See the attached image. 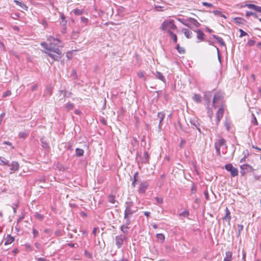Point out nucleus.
Instances as JSON below:
<instances>
[{
  "mask_svg": "<svg viewBox=\"0 0 261 261\" xmlns=\"http://www.w3.org/2000/svg\"><path fill=\"white\" fill-rule=\"evenodd\" d=\"M41 45L47 50L44 53L53 59V61L50 62L51 64L54 61H58L62 58V51L59 48L53 47L51 46H49L45 42H42Z\"/></svg>",
  "mask_w": 261,
  "mask_h": 261,
  "instance_id": "nucleus-1",
  "label": "nucleus"
},
{
  "mask_svg": "<svg viewBox=\"0 0 261 261\" xmlns=\"http://www.w3.org/2000/svg\"><path fill=\"white\" fill-rule=\"evenodd\" d=\"M215 147L216 150L217 154L218 156H221L220 148L222 147V149H225L224 151H222L223 154H225L226 152L227 146L226 144V141L223 138H220L218 139L215 143Z\"/></svg>",
  "mask_w": 261,
  "mask_h": 261,
  "instance_id": "nucleus-2",
  "label": "nucleus"
},
{
  "mask_svg": "<svg viewBox=\"0 0 261 261\" xmlns=\"http://www.w3.org/2000/svg\"><path fill=\"white\" fill-rule=\"evenodd\" d=\"M176 26L174 24V21L172 19L166 20L163 22L161 24V29L164 31H167L169 33V31L174 30L176 29Z\"/></svg>",
  "mask_w": 261,
  "mask_h": 261,
  "instance_id": "nucleus-3",
  "label": "nucleus"
},
{
  "mask_svg": "<svg viewBox=\"0 0 261 261\" xmlns=\"http://www.w3.org/2000/svg\"><path fill=\"white\" fill-rule=\"evenodd\" d=\"M125 209L124 211V217H131L136 213L137 210H133V202L132 201H126L125 202Z\"/></svg>",
  "mask_w": 261,
  "mask_h": 261,
  "instance_id": "nucleus-4",
  "label": "nucleus"
},
{
  "mask_svg": "<svg viewBox=\"0 0 261 261\" xmlns=\"http://www.w3.org/2000/svg\"><path fill=\"white\" fill-rule=\"evenodd\" d=\"M223 100V95L221 92H216L213 99V106L215 108L218 105L221 104Z\"/></svg>",
  "mask_w": 261,
  "mask_h": 261,
  "instance_id": "nucleus-5",
  "label": "nucleus"
},
{
  "mask_svg": "<svg viewBox=\"0 0 261 261\" xmlns=\"http://www.w3.org/2000/svg\"><path fill=\"white\" fill-rule=\"evenodd\" d=\"M200 24L197 21V20L194 18L189 17L188 18V22L187 27L195 31V29L199 27Z\"/></svg>",
  "mask_w": 261,
  "mask_h": 261,
  "instance_id": "nucleus-6",
  "label": "nucleus"
},
{
  "mask_svg": "<svg viewBox=\"0 0 261 261\" xmlns=\"http://www.w3.org/2000/svg\"><path fill=\"white\" fill-rule=\"evenodd\" d=\"M240 169V173L242 176H244L248 173L253 172L254 170L251 166L247 164L241 165Z\"/></svg>",
  "mask_w": 261,
  "mask_h": 261,
  "instance_id": "nucleus-7",
  "label": "nucleus"
},
{
  "mask_svg": "<svg viewBox=\"0 0 261 261\" xmlns=\"http://www.w3.org/2000/svg\"><path fill=\"white\" fill-rule=\"evenodd\" d=\"M225 169L230 172L231 176L235 177L238 175V170L237 168L234 167L230 163L227 164L225 165Z\"/></svg>",
  "mask_w": 261,
  "mask_h": 261,
  "instance_id": "nucleus-8",
  "label": "nucleus"
},
{
  "mask_svg": "<svg viewBox=\"0 0 261 261\" xmlns=\"http://www.w3.org/2000/svg\"><path fill=\"white\" fill-rule=\"evenodd\" d=\"M126 239L125 236H122V235L117 236L115 237L116 245L118 248H120L123 245L124 240Z\"/></svg>",
  "mask_w": 261,
  "mask_h": 261,
  "instance_id": "nucleus-9",
  "label": "nucleus"
},
{
  "mask_svg": "<svg viewBox=\"0 0 261 261\" xmlns=\"http://www.w3.org/2000/svg\"><path fill=\"white\" fill-rule=\"evenodd\" d=\"M224 112V109L223 106H221L218 110L216 113V124L218 125L221 119L223 116Z\"/></svg>",
  "mask_w": 261,
  "mask_h": 261,
  "instance_id": "nucleus-10",
  "label": "nucleus"
},
{
  "mask_svg": "<svg viewBox=\"0 0 261 261\" xmlns=\"http://www.w3.org/2000/svg\"><path fill=\"white\" fill-rule=\"evenodd\" d=\"M59 94H60V97H61L59 100L64 99L66 97H70L72 94L71 92H68L65 90H60Z\"/></svg>",
  "mask_w": 261,
  "mask_h": 261,
  "instance_id": "nucleus-11",
  "label": "nucleus"
},
{
  "mask_svg": "<svg viewBox=\"0 0 261 261\" xmlns=\"http://www.w3.org/2000/svg\"><path fill=\"white\" fill-rule=\"evenodd\" d=\"M10 167V170L13 172L17 171L19 169V165L16 161H13L9 166Z\"/></svg>",
  "mask_w": 261,
  "mask_h": 261,
  "instance_id": "nucleus-12",
  "label": "nucleus"
},
{
  "mask_svg": "<svg viewBox=\"0 0 261 261\" xmlns=\"http://www.w3.org/2000/svg\"><path fill=\"white\" fill-rule=\"evenodd\" d=\"M149 186L148 184L146 182H143L140 184L139 191L140 193H144L148 187Z\"/></svg>",
  "mask_w": 261,
  "mask_h": 261,
  "instance_id": "nucleus-13",
  "label": "nucleus"
},
{
  "mask_svg": "<svg viewBox=\"0 0 261 261\" xmlns=\"http://www.w3.org/2000/svg\"><path fill=\"white\" fill-rule=\"evenodd\" d=\"M197 33V38L199 40L197 42H200L204 39V34L203 32L200 29L195 30L194 31Z\"/></svg>",
  "mask_w": 261,
  "mask_h": 261,
  "instance_id": "nucleus-14",
  "label": "nucleus"
},
{
  "mask_svg": "<svg viewBox=\"0 0 261 261\" xmlns=\"http://www.w3.org/2000/svg\"><path fill=\"white\" fill-rule=\"evenodd\" d=\"M190 122L192 126H194L195 128L200 126V124L199 122V119L197 118L191 119V120H190Z\"/></svg>",
  "mask_w": 261,
  "mask_h": 261,
  "instance_id": "nucleus-15",
  "label": "nucleus"
},
{
  "mask_svg": "<svg viewBox=\"0 0 261 261\" xmlns=\"http://www.w3.org/2000/svg\"><path fill=\"white\" fill-rule=\"evenodd\" d=\"M181 32L185 34L187 38L190 39L192 37V32L188 29L183 28L181 29Z\"/></svg>",
  "mask_w": 261,
  "mask_h": 261,
  "instance_id": "nucleus-16",
  "label": "nucleus"
},
{
  "mask_svg": "<svg viewBox=\"0 0 261 261\" xmlns=\"http://www.w3.org/2000/svg\"><path fill=\"white\" fill-rule=\"evenodd\" d=\"M14 241V238L11 236L10 234H8L5 242V245H7L11 244Z\"/></svg>",
  "mask_w": 261,
  "mask_h": 261,
  "instance_id": "nucleus-17",
  "label": "nucleus"
},
{
  "mask_svg": "<svg viewBox=\"0 0 261 261\" xmlns=\"http://www.w3.org/2000/svg\"><path fill=\"white\" fill-rule=\"evenodd\" d=\"M155 76L157 79H159V80L162 81V82H163L165 83H166V78L161 72H160L159 71H156L155 74Z\"/></svg>",
  "mask_w": 261,
  "mask_h": 261,
  "instance_id": "nucleus-18",
  "label": "nucleus"
},
{
  "mask_svg": "<svg viewBox=\"0 0 261 261\" xmlns=\"http://www.w3.org/2000/svg\"><path fill=\"white\" fill-rule=\"evenodd\" d=\"M212 96V93L210 92H206L204 94V100H205V101L207 103V105L208 106H209V105L210 103L211 98Z\"/></svg>",
  "mask_w": 261,
  "mask_h": 261,
  "instance_id": "nucleus-19",
  "label": "nucleus"
},
{
  "mask_svg": "<svg viewBox=\"0 0 261 261\" xmlns=\"http://www.w3.org/2000/svg\"><path fill=\"white\" fill-rule=\"evenodd\" d=\"M232 259V253L230 251H227L225 253V257L223 261H231Z\"/></svg>",
  "mask_w": 261,
  "mask_h": 261,
  "instance_id": "nucleus-20",
  "label": "nucleus"
},
{
  "mask_svg": "<svg viewBox=\"0 0 261 261\" xmlns=\"http://www.w3.org/2000/svg\"><path fill=\"white\" fill-rule=\"evenodd\" d=\"M234 22L238 24H244L245 22H246V20L241 17H236L234 18Z\"/></svg>",
  "mask_w": 261,
  "mask_h": 261,
  "instance_id": "nucleus-21",
  "label": "nucleus"
},
{
  "mask_svg": "<svg viewBox=\"0 0 261 261\" xmlns=\"http://www.w3.org/2000/svg\"><path fill=\"white\" fill-rule=\"evenodd\" d=\"M141 162L142 163H148L149 161V154L147 151L144 152L143 157H141Z\"/></svg>",
  "mask_w": 261,
  "mask_h": 261,
  "instance_id": "nucleus-22",
  "label": "nucleus"
},
{
  "mask_svg": "<svg viewBox=\"0 0 261 261\" xmlns=\"http://www.w3.org/2000/svg\"><path fill=\"white\" fill-rule=\"evenodd\" d=\"M244 7H247L248 8L250 9L254 10L256 12H257V10H258L259 6L255 5L254 4H246L244 5Z\"/></svg>",
  "mask_w": 261,
  "mask_h": 261,
  "instance_id": "nucleus-23",
  "label": "nucleus"
},
{
  "mask_svg": "<svg viewBox=\"0 0 261 261\" xmlns=\"http://www.w3.org/2000/svg\"><path fill=\"white\" fill-rule=\"evenodd\" d=\"M41 146L44 149H48L49 148V146L47 142L44 139V138H42L40 139Z\"/></svg>",
  "mask_w": 261,
  "mask_h": 261,
  "instance_id": "nucleus-24",
  "label": "nucleus"
},
{
  "mask_svg": "<svg viewBox=\"0 0 261 261\" xmlns=\"http://www.w3.org/2000/svg\"><path fill=\"white\" fill-rule=\"evenodd\" d=\"M213 37L216 39L221 46H225V43L223 39L216 35H213Z\"/></svg>",
  "mask_w": 261,
  "mask_h": 261,
  "instance_id": "nucleus-25",
  "label": "nucleus"
},
{
  "mask_svg": "<svg viewBox=\"0 0 261 261\" xmlns=\"http://www.w3.org/2000/svg\"><path fill=\"white\" fill-rule=\"evenodd\" d=\"M223 219L228 222L231 219L230 213L227 207H226V214L225 216L223 218Z\"/></svg>",
  "mask_w": 261,
  "mask_h": 261,
  "instance_id": "nucleus-26",
  "label": "nucleus"
},
{
  "mask_svg": "<svg viewBox=\"0 0 261 261\" xmlns=\"http://www.w3.org/2000/svg\"><path fill=\"white\" fill-rule=\"evenodd\" d=\"M169 35L174 43H176L177 41V37L175 34L172 31H169Z\"/></svg>",
  "mask_w": 261,
  "mask_h": 261,
  "instance_id": "nucleus-27",
  "label": "nucleus"
},
{
  "mask_svg": "<svg viewBox=\"0 0 261 261\" xmlns=\"http://www.w3.org/2000/svg\"><path fill=\"white\" fill-rule=\"evenodd\" d=\"M0 161H1L0 164L1 165H7V166L10 165L9 160H7L6 159H5L4 157L0 156Z\"/></svg>",
  "mask_w": 261,
  "mask_h": 261,
  "instance_id": "nucleus-28",
  "label": "nucleus"
},
{
  "mask_svg": "<svg viewBox=\"0 0 261 261\" xmlns=\"http://www.w3.org/2000/svg\"><path fill=\"white\" fill-rule=\"evenodd\" d=\"M84 151L83 149L76 148L75 149V155L77 157L82 156L83 155Z\"/></svg>",
  "mask_w": 261,
  "mask_h": 261,
  "instance_id": "nucleus-29",
  "label": "nucleus"
},
{
  "mask_svg": "<svg viewBox=\"0 0 261 261\" xmlns=\"http://www.w3.org/2000/svg\"><path fill=\"white\" fill-rule=\"evenodd\" d=\"M156 237L159 241L161 243H163L165 240V236L163 233H157L156 234Z\"/></svg>",
  "mask_w": 261,
  "mask_h": 261,
  "instance_id": "nucleus-30",
  "label": "nucleus"
},
{
  "mask_svg": "<svg viewBox=\"0 0 261 261\" xmlns=\"http://www.w3.org/2000/svg\"><path fill=\"white\" fill-rule=\"evenodd\" d=\"M128 229H129V227L126 225H125L124 224L120 226L121 231L125 234L128 233Z\"/></svg>",
  "mask_w": 261,
  "mask_h": 261,
  "instance_id": "nucleus-31",
  "label": "nucleus"
},
{
  "mask_svg": "<svg viewBox=\"0 0 261 261\" xmlns=\"http://www.w3.org/2000/svg\"><path fill=\"white\" fill-rule=\"evenodd\" d=\"M108 199L109 202L111 203H115L116 202L115 196L114 195H110L108 197Z\"/></svg>",
  "mask_w": 261,
  "mask_h": 261,
  "instance_id": "nucleus-32",
  "label": "nucleus"
},
{
  "mask_svg": "<svg viewBox=\"0 0 261 261\" xmlns=\"http://www.w3.org/2000/svg\"><path fill=\"white\" fill-rule=\"evenodd\" d=\"M157 116L160 121H163L165 118V114L163 112H160L158 113Z\"/></svg>",
  "mask_w": 261,
  "mask_h": 261,
  "instance_id": "nucleus-33",
  "label": "nucleus"
},
{
  "mask_svg": "<svg viewBox=\"0 0 261 261\" xmlns=\"http://www.w3.org/2000/svg\"><path fill=\"white\" fill-rule=\"evenodd\" d=\"M251 15V16H253L255 18H257L258 17V15L256 13H254V12H250V11H246V16L247 17H249Z\"/></svg>",
  "mask_w": 261,
  "mask_h": 261,
  "instance_id": "nucleus-34",
  "label": "nucleus"
},
{
  "mask_svg": "<svg viewBox=\"0 0 261 261\" xmlns=\"http://www.w3.org/2000/svg\"><path fill=\"white\" fill-rule=\"evenodd\" d=\"M193 99L195 101L199 102L201 101V96L198 94H195L193 96Z\"/></svg>",
  "mask_w": 261,
  "mask_h": 261,
  "instance_id": "nucleus-35",
  "label": "nucleus"
},
{
  "mask_svg": "<svg viewBox=\"0 0 261 261\" xmlns=\"http://www.w3.org/2000/svg\"><path fill=\"white\" fill-rule=\"evenodd\" d=\"M73 12L75 15H82L83 13V10H80L77 8H76L73 10Z\"/></svg>",
  "mask_w": 261,
  "mask_h": 261,
  "instance_id": "nucleus-36",
  "label": "nucleus"
},
{
  "mask_svg": "<svg viewBox=\"0 0 261 261\" xmlns=\"http://www.w3.org/2000/svg\"><path fill=\"white\" fill-rule=\"evenodd\" d=\"M176 49L177 50L178 52L180 54H184L185 53V50L183 47H181L179 46V44H177Z\"/></svg>",
  "mask_w": 261,
  "mask_h": 261,
  "instance_id": "nucleus-37",
  "label": "nucleus"
},
{
  "mask_svg": "<svg viewBox=\"0 0 261 261\" xmlns=\"http://www.w3.org/2000/svg\"><path fill=\"white\" fill-rule=\"evenodd\" d=\"M190 215V213L187 210L184 211L182 213L179 214V216H183L184 217H188Z\"/></svg>",
  "mask_w": 261,
  "mask_h": 261,
  "instance_id": "nucleus-38",
  "label": "nucleus"
},
{
  "mask_svg": "<svg viewBox=\"0 0 261 261\" xmlns=\"http://www.w3.org/2000/svg\"><path fill=\"white\" fill-rule=\"evenodd\" d=\"M15 3L16 5L20 6L21 8H22L23 9L27 10L28 7L26 6L24 4L18 1H15Z\"/></svg>",
  "mask_w": 261,
  "mask_h": 261,
  "instance_id": "nucleus-39",
  "label": "nucleus"
},
{
  "mask_svg": "<svg viewBox=\"0 0 261 261\" xmlns=\"http://www.w3.org/2000/svg\"><path fill=\"white\" fill-rule=\"evenodd\" d=\"M65 107L67 110H70L73 109L74 108V105L71 102H68L66 104Z\"/></svg>",
  "mask_w": 261,
  "mask_h": 261,
  "instance_id": "nucleus-40",
  "label": "nucleus"
},
{
  "mask_svg": "<svg viewBox=\"0 0 261 261\" xmlns=\"http://www.w3.org/2000/svg\"><path fill=\"white\" fill-rule=\"evenodd\" d=\"M177 20L184 24L185 25L187 26V22H188V18L184 19V18H178Z\"/></svg>",
  "mask_w": 261,
  "mask_h": 261,
  "instance_id": "nucleus-41",
  "label": "nucleus"
},
{
  "mask_svg": "<svg viewBox=\"0 0 261 261\" xmlns=\"http://www.w3.org/2000/svg\"><path fill=\"white\" fill-rule=\"evenodd\" d=\"M224 126L226 127L227 131H229L230 128V123L227 120H226L224 122Z\"/></svg>",
  "mask_w": 261,
  "mask_h": 261,
  "instance_id": "nucleus-42",
  "label": "nucleus"
},
{
  "mask_svg": "<svg viewBox=\"0 0 261 261\" xmlns=\"http://www.w3.org/2000/svg\"><path fill=\"white\" fill-rule=\"evenodd\" d=\"M61 18L62 19V24L64 27H65L67 24V21L66 20V18L63 14H62Z\"/></svg>",
  "mask_w": 261,
  "mask_h": 261,
  "instance_id": "nucleus-43",
  "label": "nucleus"
},
{
  "mask_svg": "<svg viewBox=\"0 0 261 261\" xmlns=\"http://www.w3.org/2000/svg\"><path fill=\"white\" fill-rule=\"evenodd\" d=\"M130 218L131 217H127V218L124 217V219L125 220V223H124L125 225L128 226V225L130 224V223H131Z\"/></svg>",
  "mask_w": 261,
  "mask_h": 261,
  "instance_id": "nucleus-44",
  "label": "nucleus"
},
{
  "mask_svg": "<svg viewBox=\"0 0 261 261\" xmlns=\"http://www.w3.org/2000/svg\"><path fill=\"white\" fill-rule=\"evenodd\" d=\"M27 136H28V134L24 132H20L18 135L19 137L20 138H22V139H25V138H27Z\"/></svg>",
  "mask_w": 261,
  "mask_h": 261,
  "instance_id": "nucleus-45",
  "label": "nucleus"
},
{
  "mask_svg": "<svg viewBox=\"0 0 261 261\" xmlns=\"http://www.w3.org/2000/svg\"><path fill=\"white\" fill-rule=\"evenodd\" d=\"M71 76L74 79H77V75L76 71L75 69H73L72 70Z\"/></svg>",
  "mask_w": 261,
  "mask_h": 261,
  "instance_id": "nucleus-46",
  "label": "nucleus"
},
{
  "mask_svg": "<svg viewBox=\"0 0 261 261\" xmlns=\"http://www.w3.org/2000/svg\"><path fill=\"white\" fill-rule=\"evenodd\" d=\"M252 123H253L254 125H257L258 122H257V119H256L255 115L253 114H252Z\"/></svg>",
  "mask_w": 261,
  "mask_h": 261,
  "instance_id": "nucleus-47",
  "label": "nucleus"
},
{
  "mask_svg": "<svg viewBox=\"0 0 261 261\" xmlns=\"http://www.w3.org/2000/svg\"><path fill=\"white\" fill-rule=\"evenodd\" d=\"M81 21L82 23H85V25H87L89 22V19L87 18H86L85 17H81Z\"/></svg>",
  "mask_w": 261,
  "mask_h": 261,
  "instance_id": "nucleus-48",
  "label": "nucleus"
},
{
  "mask_svg": "<svg viewBox=\"0 0 261 261\" xmlns=\"http://www.w3.org/2000/svg\"><path fill=\"white\" fill-rule=\"evenodd\" d=\"M178 126H179L180 129L182 132H184L185 133H189V132L186 128H184L182 127V125H181V124L180 123V122L179 121L178 122Z\"/></svg>",
  "mask_w": 261,
  "mask_h": 261,
  "instance_id": "nucleus-49",
  "label": "nucleus"
},
{
  "mask_svg": "<svg viewBox=\"0 0 261 261\" xmlns=\"http://www.w3.org/2000/svg\"><path fill=\"white\" fill-rule=\"evenodd\" d=\"M35 217L36 219H37L40 221L42 220L43 218V216L39 213H36L35 215Z\"/></svg>",
  "mask_w": 261,
  "mask_h": 261,
  "instance_id": "nucleus-50",
  "label": "nucleus"
},
{
  "mask_svg": "<svg viewBox=\"0 0 261 261\" xmlns=\"http://www.w3.org/2000/svg\"><path fill=\"white\" fill-rule=\"evenodd\" d=\"M25 249L28 251H32L33 250V247L31 245L26 244L25 245Z\"/></svg>",
  "mask_w": 261,
  "mask_h": 261,
  "instance_id": "nucleus-51",
  "label": "nucleus"
},
{
  "mask_svg": "<svg viewBox=\"0 0 261 261\" xmlns=\"http://www.w3.org/2000/svg\"><path fill=\"white\" fill-rule=\"evenodd\" d=\"M239 31L240 32V37H242L243 36H246L247 35V33L245 32V31H244L241 29H240Z\"/></svg>",
  "mask_w": 261,
  "mask_h": 261,
  "instance_id": "nucleus-52",
  "label": "nucleus"
},
{
  "mask_svg": "<svg viewBox=\"0 0 261 261\" xmlns=\"http://www.w3.org/2000/svg\"><path fill=\"white\" fill-rule=\"evenodd\" d=\"M11 94V92L10 90H7L5 92L3 93V97H6L7 96H9Z\"/></svg>",
  "mask_w": 261,
  "mask_h": 261,
  "instance_id": "nucleus-53",
  "label": "nucleus"
},
{
  "mask_svg": "<svg viewBox=\"0 0 261 261\" xmlns=\"http://www.w3.org/2000/svg\"><path fill=\"white\" fill-rule=\"evenodd\" d=\"M196 186L194 184H192L191 189V193L194 194L195 193H196Z\"/></svg>",
  "mask_w": 261,
  "mask_h": 261,
  "instance_id": "nucleus-54",
  "label": "nucleus"
},
{
  "mask_svg": "<svg viewBox=\"0 0 261 261\" xmlns=\"http://www.w3.org/2000/svg\"><path fill=\"white\" fill-rule=\"evenodd\" d=\"M202 5L203 6L207 7H213V5L212 4L208 3L207 2H202Z\"/></svg>",
  "mask_w": 261,
  "mask_h": 261,
  "instance_id": "nucleus-55",
  "label": "nucleus"
},
{
  "mask_svg": "<svg viewBox=\"0 0 261 261\" xmlns=\"http://www.w3.org/2000/svg\"><path fill=\"white\" fill-rule=\"evenodd\" d=\"M33 233L34 238L38 237L39 235L38 231L34 228L33 229Z\"/></svg>",
  "mask_w": 261,
  "mask_h": 261,
  "instance_id": "nucleus-56",
  "label": "nucleus"
},
{
  "mask_svg": "<svg viewBox=\"0 0 261 261\" xmlns=\"http://www.w3.org/2000/svg\"><path fill=\"white\" fill-rule=\"evenodd\" d=\"M35 246L37 249L38 250H40L41 249V245L39 243H35Z\"/></svg>",
  "mask_w": 261,
  "mask_h": 261,
  "instance_id": "nucleus-57",
  "label": "nucleus"
},
{
  "mask_svg": "<svg viewBox=\"0 0 261 261\" xmlns=\"http://www.w3.org/2000/svg\"><path fill=\"white\" fill-rule=\"evenodd\" d=\"M186 140L184 139H180V142L179 145V147L181 148L183 147V145L186 143Z\"/></svg>",
  "mask_w": 261,
  "mask_h": 261,
  "instance_id": "nucleus-58",
  "label": "nucleus"
},
{
  "mask_svg": "<svg viewBox=\"0 0 261 261\" xmlns=\"http://www.w3.org/2000/svg\"><path fill=\"white\" fill-rule=\"evenodd\" d=\"M155 199L156 201L157 202V203H162L163 201V198L159 197H156L155 198Z\"/></svg>",
  "mask_w": 261,
  "mask_h": 261,
  "instance_id": "nucleus-59",
  "label": "nucleus"
},
{
  "mask_svg": "<svg viewBox=\"0 0 261 261\" xmlns=\"http://www.w3.org/2000/svg\"><path fill=\"white\" fill-rule=\"evenodd\" d=\"M24 218V215L22 214L17 220V223L20 222Z\"/></svg>",
  "mask_w": 261,
  "mask_h": 261,
  "instance_id": "nucleus-60",
  "label": "nucleus"
},
{
  "mask_svg": "<svg viewBox=\"0 0 261 261\" xmlns=\"http://www.w3.org/2000/svg\"><path fill=\"white\" fill-rule=\"evenodd\" d=\"M18 206V204H14L12 205V208L13 210V212L14 213H16V211H17Z\"/></svg>",
  "mask_w": 261,
  "mask_h": 261,
  "instance_id": "nucleus-61",
  "label": "nucleus"
},
{
  "mask_svg": "<svg viewBox=\"0 0 261 261\" xmlns=\"http://www.w3.org/2000/svg\"><path fill=\"white\" fill-rule=\"evenodd\" d=\"M55 234L56 236H61V231L60 230H57L55 232Z\"/></svg>",
  "mask_w": 261,
  "mask_h": 261,
  "instance_id": "nucleus-62",
  "label": "nucleus"
},
{
  "mask_svg": "<svg viewBox=\"0 0 261 261\" xmlns=\"http://www.w3.org/2000/svg\"><path fill=\"white\" fill-rule=\"evenodd\" d=\"M248 43L249 46H252V45H253L254 44L255 41L252 40H249L248 42Z\"/></svg>",
  "mask_w": 261,
  "mask_h": 261,
  "instance_id": "nucleus-63",
  "label": "nucleus"
},
{
  "mask_svg": "<svg viewBox=\"0 0 261 261\" xmlns=\"http://www.w3.org/2000/svg\"><path fill=\"white\" fill-rule=\"evenodd\" d=\"M38 88V85L37 84H35L34 85H33L32 88H31V90L32 91H35Z\"/></svg>",
  "mask_w": 261,
  "mask_h": 261,
  "instance_id": "nucleus-64",
  "label": "nucleus"
}]
</instances>
